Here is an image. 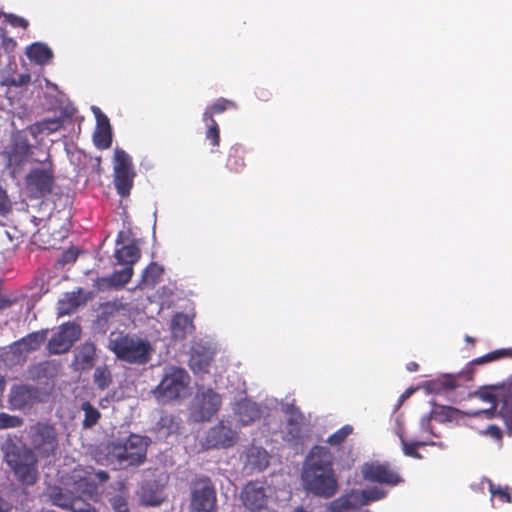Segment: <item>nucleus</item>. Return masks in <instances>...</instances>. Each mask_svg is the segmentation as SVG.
Here are the masks:
<instances>
[{
	"mask_svg": "<svg viewBox=\"0 0 512 512\" xmlns=\"http://www.w3.org/2000/svg\"><path fill=\"white\" fill-rule=\"evenodd\" d=\"M334 456L329 448L313 447L303 465L302 480L305 489L324 498L332 497L338 489L333 469Z\"/></svg>",
	"mask_w": 512,
	"mask_h": 512,
	"instance_id": "obj_1",
	"label": "nucleus"
},
{
	"mask_svg": "<svg viewBox=\"0 0 512 512\" xmlns=\"http://www.w3.org/2000/svg\"><path fill=\"white\" fill-rule=\"evenodd\" d=\"M432 419L433 417L431 416V412L422 416L418 423V432L415 435H412L410 439H407L403 417L402 415H398L396 417L394 431L395 434L399 437L404 455L415 459H421L422 456L417 451L419 447L434 446L440 449L447 448V445L443 441H434L432 439L439 438V434L434 431L431 424Z\"/></svg>",
	"mask_w": 512,
	"mask_h": 512,
	"instance_id": "obj_2",
	"label": "nucleus"
},
{
	"mask_svg": "<svg viewBox=\"0 0 512 512\" xmlns=\"http://www.w3.org/2000/svg\"><path fill=\"white\" fill-rule=\"evenodd\" d=\"M108 348L122 361L133 364H145L152 353V345L137 335L111 333Z\"/></svg>",
	"mask_w": 512,
	"mask_h": 512,
	"instance_id": "obj_3",
	"label": "nucleus"
},
{
	"mask_svg": "<svg viewBox=\"0 0 512 512\" xmlns=\"http://www.w3.org/2000/svg\"><path fill=\"white\" fill-rule=\"evenodd\" d=\"M190 382V375L184 368L165 366L162 379L153 391L154 396L160 403L184 399L190 394Z\"/></svg>",
	"mask_w": 512,
	"mask_h": 512,
	"instance_id": "obj_4",
	"label": "nucleus"
},
{
	"mask_svg": "<svg viewBox=\"0 0 512 512\" xmlns=\"http://www.w3.org/2000/svg\"><path fill=\"white\" fill-rule=\"evenodd\" d=\"M108 478V474L103 470L95 472L91 467L78 466L64 478L63 483L90 500L97 501L99 499L98 483H103Z\"/></svg>",
	"mask_w": 512,
	"mask_h": 512,
	"instance_id": "obj_5",
	"label": "nucleus"
},
{
	"mask_svg": "<svg viewBox=\"0 0 512 512\" xmlns=\"http://www.w3.org/2000/svg\"><path fill=\"white\" fill-rule=\"evenodd\" d=\"M388 491L380 486L352 489L328 505V512H346L358 509L387 496Z\"/></svg>",
	"mask_w": 512,
	"mask_h": 512,
	"instance_id": "obj_6",
	"label": "nucleus"
},
{
	"mask_svg": "<svg viewBox=\"0 0 512 512\" xmlns=\"http://www.w3.org/2000/svg\"><path fill=\"white\" fill-rule=\"evenodd\" d=\"M31 451L41 458L54 456L58 448V436L55 428L46 423H36L28 432Z\"/></svg>",
	"mask_w": 512,
	"mask_h": 512,
	"instance_id": "obj_7",
	"label": "nucleus"
},
{
	"mask_svg": "<svg viewBox=\"0 0 512 512\" xmlns=\"http://www.w3.org/2000/svg\"><path fill=\"white\" fill-rule=\"evenodd\" d=\"M7 463L19 482L27 486L36 483L38 479L37 458L33 451L22 449L8 454Z\"/></svg>",
	"mask_w": 512,
	"mask_h": 512,
	"instance_id": "obj_8",
	"label": "nucleus"
},
{
	"mask_svg": "<svg viewBox=\"0 0 512 512\" xmlns=\"http://www.w3.org/2000/svg\"><path fill=\"white\" fill-rule=\"evenodd\" d=\"M221 403V396L213 389L199 387L190 405V417L195 422L208 421L217 413Z\"/></svg>",
	"mask_w": 512,
	"mask_h": 512,
	"instance_id": "obj_9",
	"label": "nucleus"
},
{
	"mask_svg": "<svg viewBox=\"0 0 512 512\" xmlns=\"http://www.w3.org/2000/svg\"><path fill=\"white\" fill-rule=\"evenodd\" d=\"M218 351L217 342L211 337L194 340L191 347L189 366L195 374L208 373L211 362Z\"/></svg>",
	"mask_w": 512,
	"mask_h": 512,
	"instance_id": "obj_10",
	"label": "nucleus"
},
{
	"mask_svg": "<svg viewBox=\"0 0 512 512\" xmlns=\"http://www.w3.org/2000/svg\"><path fill=\"white\" fill-rule=\"evenodd\" d=\"M500 390H502V384L498 386H484L477 390L472 397L487 404L488 407L467 410L469 417L484 418L488 420L494 418L496 415L497 403H501V406L504 405V395L500 393Z\"/></svg>",
	"mask_w": 512,
	"mask_h": 512,
	"instance_id": "obj_11",
	"label": "nucleus"
},
{
	"mask_svg": "<svg viewBox=\"0 0 512 512\" xmlns=\"http://www.w3.org/2000/svg\"><path fill=\"white\" fill-rule=\"evenodd\" d=\"M216 504L215 489L208 478H198L191 486L192 512H210Z\"/></svg>",
	"mask_w": 512,
	"mask_h": 512,
	"instance_id": "obj_12",
	"label": "nucleus"
},
{
	"mask_svg": "<svg viewBox=\"0 0 512 512\" xmlns=\"http://www.w3.org/2000/svg\"><path fill=\"white\" fill-rule=\"evenodd\" d=\"M273 494V488L261 481L249 482L241 492V500L251 511H260L267 507Z\"/></svg>",
	"mask_w": 512,
	"mask_h": 512,
	"instance_id": "obj_13",
	"label": "nucleus"
},
{
	"mask_svg": "<svg viewBox=\"0 0 512 512\" xmlns=\"http://www.w3.org/2000/svg\"><path fill=\"white\" fill-rule=\"evenodd\" d=\"M147 446L148 439L146 437L132 434L124 442L123 447L116 452V456L122 463L139 464L145 459Z\"/></svg>",
	"mask_w": 512,
	"mask_h": 512,
	"instance_id": "obj_14",
	"label": "nucleus"
},
{
	"mask_svg": "<svg viewBox=\"0 0 512 512\" xmlns=\"http://www.w3.org/2000/svg\"><path fill=\"white\" fill-rule=\"evenodd\" d=\"M362 477L370 482L395 486L402 482V478L386 464L368 462L361 466Z\"/></svg>",
	"mask_w": 512,
	"mask_h": 512,
	"instance_id": "obj_15",
	"label": "nucleus"
},
{
	"mask_svg": "<svg viewBox=\"0 0 512 512\" xmlns=\"http://www.w3.org/2000/svg\"><path fill=\"white\" fill-rule=\"evenodd\" d=\"M81 334L80 327L75 323H65L59 327L57 333L48 342V349L52 354H61L70 349Z\"/></svg>",
	"mask_w": 512,
	"mask_h": 512,
	"instance_id": "obj_16",
	"label": "nucleus"
},
{
	"mask_svg": "<svg viewBox=\"0 0 512 512\" xmlns=\"http://www.w3.org/2000/svg\"><path fill=\"white\" fill-rule=\"evenodd\" d=\"M237 435L236 431L222 421L208 431L203 446L206 448L231 447L235 444Z\"/></svg>",
	"mask_w": 512,
	"mask_h": 512,
	"instance_id": "obj_17",
	"label": "nucleus"
},
{
	"mask_svg": "<svg viewBox=\"0 0 512 512\" xmlns=\"http://www.w3.org/2000/svg\"><path fill=\"white\" fill-rule=\"evenodd\" d=\"M91 111L96 119V128L93 141L97 148L107 149L112 143V130L108 117L97 106H92Z\"/></svg>",
	"mask_w": 512,
	"mask_h": 512,
	"instance_id": "obj_18",
	"label": "nucleus"
},
{
	"mask_svg": "<svg viewBox=\"0 0 512 512\" xmlns=\"http://www.w3.org/2000/svg\"><path fill=\"white\" fill-rule=\"evenodd\" d=\"M37 397V391L28 385H14L11 387L8 402L11 410H21L32 405Z\"/></svg>",
	"mask_w": 512,
	"mask_h": 512,
	"instance_id": "obj_19",
	"label": "nucleus"
},
{
	"mask_svg": "<svg viewBox=\"0 0 512 512\" xmlns=\"http://www.w3.org/2000/svg\"><path fill=\"white\" fill-rule=\"evenodd\" d=\"M234 416L241 426H247L260 419L262 412L260 406L249 400L243 399L233 407Z\"/></svg>",
	"mask_w": 512,
	"mask_h": 512,
	"instance_id": "obj_20",
	"label": "nucleus"
},
{
	"mask_svg": "<svg viewBox=\"0 0 512 512\" xmlns=\"http://www.w3.org/2000/svg\"><path fill=\"white\" fill-rule=\"evenodd\" d=\"M47 330H41L30 333L26 337L14 342L10 346V351L17 356H24L37 350L47 338Z\"/></svg>",
	"mask_w": 512,
	"mask_h": 512,
	"instance_id": "obj_21",
	"label": "nucleus"
},
{
	"mask_svg": "<svg viewBox=\"0 0 512 512\" xmlns=\"http://www.w3.org/2000/svg\"><path fill=\"white\" fill-rule=\"evenodd\" d=\"M430 412L433 419L441 424L454 423L459 425L465 417H469L467 411L444 405H434Z\"/></svg>",
	"mask_w": 512,
	"mask_h": 512,
	"instance_id": "obj_22",
	"label": "nucleus"
},
{
	"mask_svg": "<svg viewBox=\"0 0 512 512\" xmlns=\"http://www.w3.org/2000/svg\"><path fill=\"white\" fill-rule=\"evenodd\" d=\"M133 274V268L124 267L122 270L115 271L108 277H102L95 280V286L98 290L118 289L129 282Z\"/></svg>",
	"mask_w": 512,
	"mask_h": 512,
	"instance_id": "obj_23",
	"label": "nucleus"
},
{
	"mask_svg": "<svg viewBox=\"0 0 512 512\" xmlns=\"http://www.w3.org/2000/svg\"><path fill=\"white\" fill-rule=\"evenodd\" d=\"M52 181L51 171L45 168L32 169L26 176L27 186L40 193L50 191Z\"/></svg>",
	"mask_w": 512,
	"mask_h": 512,
	"instance_id": "obj_24",
	"label": "nucleus"
},
{
	"mask_svg": "<svg viewBox=\"0 0 512 512\" xmlns=\"http://www.w3.org/2000/svg\"><path fill=\"white\" fill-rule=\"evenodd\" d=\"M61 127L62 121L60 118L44 119L30 125L27 128V132L31 135L37 144H41L44 137L58 131Z\"/></svg>",
	"mask_w": 512,
	"mask_h": 512,
	"instance_id": "obj_25",
	"label": "nucleus"
},
{
	"mask_svg": "<svg viewBox=\"0 0 512 512\" xmlns=\"http://www.w3.org/2000/svg\"><path fill=\"white\" fill-rule=\"evenodd\" d=\"M282 407L287 416L288 426V432L283 436V438L286 441H293L300 437L303 417L293 404H285Z\"/></svg>",
	"mask_w": 512,
	"mask_h": 512,
	"instance_id": "obj_26",
	"label": "nucleus"
},
{
	"mask_svg": "<svg viewBox=\"0 0 512 512\" xmlns=\"http://www.w3.org/2000/svg\"><path fill=\"white\" fill-rule=\"evenodd\" d=\"M456 377L445 375L443 377L427 381L422 387L427 393L445 395L449 397L452 390L457 387Z\"/></svg>",
	"mask_w": 512,
	"mask_h": 512,
	"instance_id": "obj_27",
	"label": "nucleus"
},
{
	"mask_svg": "<svg viewBox=\"0 0 512 512\" xmlns=\"http://www.w3.org/2000/svg\"><path fill=\"white\" fill-rule=\"evenodd\" d=\"M500 393L504 395V405L500 407L499 416L503 419L509 433H512V377L502 384Z\"/></svg>",
	"mask_w": 512,
	"mask_h": 512,
	"instance_id": "obj_28",
	"label": "nucleus"
},
{
	"mask_svg": "<svg viewBox=\"0 0 512 512\" xmlns=\"http://www.w3.org/2000/svg\"><path fill=\"white\" fill-rule=\"evenodd\" d=\"M96 349L94 344L86 342L75 351L74 365L79 370L91 368L94 364Z\"/></svg>",
	"mask_w": 512,
	"mask_h": 512,
	"instance_id": "obj_29",
	"label": "nucleus"
},
{
	"mask_svg": "<svg viewBox=\"0 0 512 512\" xmlns=\"http://www.w3.org/2000/svg\"><path fill=\"white\" fill-rule=\"evenodd\" d=\"M246 467L250 470L261 471L269 464V455L261 447L251 446L246 452Z\"/></svg>",
	"mask_w": 512,
	"mask_h": 512,
	"instance_id": "obj_30",
	"label": "nucleus"
},
{
	"mask_svg": "<svg viewBox=\"0 0 512 512\" xmlns=\"http://www.w3.org/2000/svg\"><path fill=\"white\" fill-rule=\"evenodd\" d=\"M26 56L38 65L47 64L53 57L52 50L42 42H35L26 48Z\"/></svg>",
	"mask_w": 512,
	"mask_h": 512,
	"instance_id": "obj_31",
	"label": "nucleus"
},
{
	"mask_svg": "<svg viewBox=\"0 0 512 512\" xmlns=\"http://www.w3.org/2000/svg\"><path fill=\"white\" fill-rule=\"evenodd\" d=\"M135 176V170L113 172L114 186L121 197H126L130 194Z\"/></svg>",
	"mask_w": 512,
	"mask_h": 512,
	"instance_id": "obj_32",
	"label": "nucleus"
},
{
	"mask_svg": "<svg viewBox=\"0 0 512 512\" xmlns=\"http://www.w3.org/2000/svg\"><path fill=\"white\" fill-rule=\"evenodd\" d=\"M192 329V319L186 314L178 313L171 320V332L175 339H183Z\"/></svg>",
	"mask_w": 512,
	"mask_h": 512,
	"instance_id": "obj_33",
	"label": "nucleus"
},
{
	"mask_svg": "<svg viewBox=\"0 0 512 512\" xmlns=\"http://www.w3.org/2000/svg\"><path fill=\"white\" fill-rule=\"evenodd\" d=\"M115 257L119 264L125 265V267H131L140 257V251L134 244L123 246L116 250Z\"/></svg>",
	"mask_w": 512,
	"mask_h": 512,
	"instance_id": "obj_34",
	"label": "nucleus"
},
{
	"mask_svg": "<svg viewBox=\"0 0 512 512\" xmlns=\"http://www.w3.org/2000/svg\"><path fill=\"white\" fill-rule=\"evenodd\" d=\"M82 303L80 297V291L66 293L58 301V313L59 315H68L75 311Z\"/></svg>",
	"mask_w": 512,
	"mask_h": 512,
	"instance_id": "obj_35",
	"label": "nucleus"
},
{
	"mask_svg": "<svg viewBox=\"0 0 512 512\" xmlns=\"http://www.w3.org/2000/svg\"><path fill=\"white\" fill-rule=\"evenodd\" d=\"M46 495L54 505L66 510L73 498L71 494L66 493L61 487L58 486L48 487Z\"/></svg>",
	"mask_w": 512,
	"mask_h": 512,
	"instance_id": "obj_36",
	"label": "nucleus"
},
{
	"mask_svg": "<svg viewBox=\"0 0 512 512\" xmlns=\"http://www.w3.org/2000/svg\"><path fill=\"white\" fill-rule=\"evenodd\" d=\"M487 487L493 499H498L500 502L510 503L511 496L508 487L493 484L489 479L483 478L481 480V489Z\"/></svg>",
	"mask_w": 512,
	"mask_h": 512,
	"instance_id": "obj_37",
	"label": "nucleus"
},
{
	"mask_svg": "<svg viewBox=\"0 0 512 512\" xmlns=\"http://www.w3.org/2000/svg\"><path fill=\"white\" fill-rule=\"evenodd\" d=\"M134 170L131 156L123 149L116 147L113 155V172Z\"/></svg>",
	"mask_w": 512,
	"mask_h": 512,
	"instance_id": "obj_38",
	"label": "nucleus"
},
{
	"mask_svg": "<svg viewBox=\"0 0 512 512\" xmlns=\"http://www.w3.org/2000/svg\"><path fill=\"white\" fill-rule=\"evenodd\" d=\"M203 122L206 125V140L210 141L213 147L219 146L220 143V131L217 122L210 118V112H204L202 116Z\"/></svg>",
	"mask_w": 512,
	"mask_h": 512,
	"instance_id": "obj_39",
	"label": "nucleus"
},
{
	"mask_svg": "<svg viewBox=\"0 0 512 512\" xmlns=\"http://www.w3.org/2000/svg\"><path fill=\"white\" fill-rule=\"evenodd\" d=\"M93 382L100 390L109 387L112 382L111 372L107 366H98L93 374Z\"/></svg>",
	"mask_w": 512,
	"mask_h": 512,
	"instance_id": "obj_40",
	"label": "nucleus"
},
{
	"mask_svg": "<svg viewBox=\"0 0 512 512\" xmlns=\"http://www.w3.org/2000/svg\"><path fill=\"white\" fill-rule=\"evenodd\" d=\"M26 133H28L27 129L25 131L17 132L13 136L14 152L20 156H27L30 154L31 145Z\"/></svg>",
	"mask_w": 512,
	"mask_h": 512,
	"instance_id": "obj_41",
	"label": "nucleus"
},
{
	"mask_svg": "<svg viewBox=\"0 0 512 512\" xmlns=\"http://www.w3.org/2000/svg\"><path fill=\"white\" fill-rule=\"evenodd\" d=\"M163 269L156 263L150 264L142 274L141 285L152 286L156 283L157 279L161 276Z\"/></svg>",
	"mask_w": 512,
	"mask_h": 512,
	"instance_id": "obj_42",
	"label": "nucleus"
},
{
	"mask_svg": "<svg viewBox=\"0 0 512 512\" xmlns=\"http://www.w3.org/2000/svg\"><path fill=\"white\" fill-rule=\"evenodd\" d=\"M81 409L84 412L83 426L85 428H91L98 422L100 412L89 402L82 403Z\"/></svg>",
	"mask_w": 512,
	"mask_h": 512,
	"instance_id": "obj_43",
	"label": "nucleus"
},
{
	"mask_svg": "<svg viewBox=\"0 0 512 512\" xmlns=\"http://www.w3.org/2000/svg\"><path fill=\"white\" fill-rule=\"evenodd\" d=\"M245 166L242 151L239 147H232L227 160V167L232 171H240Z\"/></svg>",
	"mask_w": 512,
	"mask_h": 512,
	"instance_id": "obj_44",
	"label": "nucleus"
},
{
	"mask_svg": "<svg viewBox=\"0 0 512 512\" xmlns=\"http://www.w3.org/2000/svg\"><path fill=\"white\" fill-rule=\"evenodd\" d=\"M353 432V427L351 425H344L332 435H330L327 439V442L331 445H339L341 444L350 434Z\"/></svg>",
	"mask_w": 512,
	"mask_h": 512,
	"instance_id": "obj_45",
	"label": "nucleus"
},
{
	"mask_svg": "<svg viewBox=\"0 0 512 512\" xmlns=\"http://www.w3.org/2000/svg\"><path fill=\"white\" fill-rule=\"evenodd\" d=\"M22 424V418L4 412L0 413V430L17 428L20 427Z\"/></svg>",
	"mask_w": 512,
	"mask_h": 512,
	"instance_id": "obj_46",
	"label": "nucleus"
},
{
	"mask_svg": "<svg viewBox=\"0 0 512 512\" xmlns=\"http://www.w3.org/2000/svg\"><path fill=\"white\" fill-rule=\"evenodd\" d=\"M502 357H511L512 358V348L495 350V351L490 352L482 357L475 359L474 363L482 364V363L497 360Z\"/></svg>",
	"mask_w": 512,
	"mask_h": 512,
	"instance_id": "obj_47",
	"label": "nucleus"
},
{
	"mask_svg": "<svg viewBox=\"0 0 512 512\" xmlns=\"http://www.w3.org/2000/svg\"><path fill=\"white\" fill-rule=\"evenodd\" d=\"M67 510L72 512H96V510L81 497H73Z\"/></svg>",
	"mask_w": 512,
	"mask_h": 512,
	"instance_id": "obj_48",
	"label": "nucleus"
},
{
	"mask_svg": "<svg viewBox=\"0 0 512 512\" xmlns=\"http://www.w3.org/2000/svg\"><path fill=\"white\" fill-rule=\"evenodd\" d=\"M12 211V201L10 200L6 190L0 184V217L5 218ZM2 225V221L0 220Z\"/></svg>",
	"mask_w": 512,
	"mask_h": 512,
	"instance_id": "obj_49",
	"label": "nucleus"
},
{
	"mask_svg": "<svg viewBox=\"0 0 512 512\" xmlns=\"http://www.w3.org/2000/svg\"><path fill=\"white\" fill-rule=\"evenodd\" d=\"M233 106L234 104L231 101L226 99H219L211 106H208L204 112H210V118H213L214 114L222 113Z\"/></svg>",
	"mask_w": 512,
	"mask_h": 512,
	"instance_id": "obj_50",
	"label": "nucleus"
},
{
	"mask_svg": "<svg viewBox=\"0 0 512 512\" xmlns=\"http://www.w3.org/2000/svg\"><path fill=\"white\" fill-rule=\"evenodd\" d=\"M30 82L29 74H20L15 77H9L4 80V84L8 86L14 87H22L27 85Z\"/></svg>",
	"mask_w": 512,
	"mask_h": 512,
	"instance_id": "obj_51",
	"label": "nucleus"
},
{
	"mask_svg": "<svg viewBox=\"0 0 512 512\" xmlns=\"http://www.w3.org/2000/svg\"><path fill=\"white\" fill-rule=\"evenodd\" d=\"M110 502L115 512H130L124 497L115 496L110 500Z\"/></svg>",
	"mask_w": 512,
	"mask_h": 512,
	"instance_id": "obj_52",
	"label": "nucleus"
},
{
	"mask_svg": "<svg viewBox=\"0 0 512 512\" xmlns=\"http://www.w3.org/2000/svg\"><path fill=\"white\" fill-rule=\"evenodd\" d=\"M480 435L489 436L496 441H501L502 432L500 428L496 425H489L485 430L479 431Z\"/></svg>",
	"mask_w": 512,
	"mask_h": 512,
	"instance_id": "obj_53",
	"label": "nucleus"
},
{
	"mask_svg": "<svg viewBox=\"0 0 512 512\" xmlns=\"http://www.w3.org/2000/svg\"><path fill=\"white\" fill-rule=\"evenodd\" d=\"M4 16L5 21L14 27H22L23 29H25L28 26V21L22 17L13 14H5Z\"/></svg>",
	"mask_w": 512,
	"mask_h": 512,
	"instance_id": "obj_54",
	"label": "nucleus"
},
{
	"mask_svg": "<svg viewBox=\"0 0 512 512\" xmlns=\"http://www.w3.org/2000/svg\"><path fill=\"white\" fill-rule=\"evenodd\" d=\"M142 501L147 504V505H150V506H157L159 504L162 503L163 501V496L162 494L160 493H156L155 495H151V496H148L146 494H144L142 496Z\"/></svg>",
	"mask_w": 512,
	"mask_h": 512,
	"instance_id": "obj_55",
	"label": "nucleus"
},
{
	"mask_svg": "<svg viewBox=\"0 0 512 512\" xmlns=\"http://www.w3.org/2000/svg\"><path fill=\"white\" fill-rule=\"evenodd\" d=\"M16 298L12 295L0 293V309H6L12 306Z\"/></svg>",
	"mask_w": 512,
	"mask_h": 512,
	"instance_id": "obj_56",
	"label": "nucleus"
},
{
	"mask_svg": "<svg viewBox=\"0 0 512 512\" xmlns=\"http://www.w3.org/2000/svg\"><path fill=\"white\" fill-rule=\"evenodd\" d=\"M415 391L414 388H408L401 396H400V399H399V403L397 405V407H399L407 398H409L413 392Z\"/></svg>",
	"mask_w": 512,
	"mask_h": 512,
	"instance_id": "obj_57",
	"label": "nucleus"
},
{
	"mask_svg": "<svg viewBox=\"0 0 512 512\" xmlns=\"http://www.w3.org/2000/svg\"><path fill=\"white\" fill-rule=\"evenodd\" d=\"M9 510V504L0 497V512H7Z\"/></svg>",
	"mask_w": 512,
	"mask_h": 512,
	"instance_id": "obj_58",
	"label": "nucleus"
},
{
	"mask_svg": "<svg viewBox=\"0 0 512 512\" xmlns=\"http://www.w3.org/2000/svg\"><path fill=\"white\" fill-rule=\"evenodd\" d=\"M162 290H163V296L166 295V293H167V297L172 294V289L171 288L163 287ZM168 301H169L168 298L167 299H163V303H166Z\"/></svg>",
	"mask_w": 512,
	"mask_h": 512,
	"instance_id": "obj_59",
	"label": "nucleus"
},
{
	"mask_svg": "<svg viewBox=\"0 0 512 512\" xmlns=\"http://www.w3.org/2000/svg\"><path fill=\"white\" fill-rule=\"evenodd\" d=\"M407 369L411 372L413 371H416L418 369V364L415 363V362H410L408 365H407Z\"/></svg>",
	"mask_w": 512,
	"mask_h": 512,
	"instance_id": "obj_60",
	"label": "nucleus"
},
{
	"mask_svg": "<svg viewBox=\"0 0 512 512\" xmlns=\"http://www.w3.org/2000/svg\"><path fill=\"white\" fill-rule=\"evenodd\" d=\"M465 340L468 343H473L474 342L473 338H471L470 336H466Z\"/></svg>",
	"mask_w": 512,
	"mask_h": 512,
	"instance_id": "obj_61",
	"label": "nucleus"
},
{
	"mask_svg": "<svg viewBox=\"0 0 512 512\" xmlns=\"http://www.w3.org/2000/svg\"><path fill=\"white\" fill-rule=\"evenodd\" d=\"M294 512H308V511H306V510H305V509H303L302 507H298V508H296V509H295V511H294Z\"/></svg>",
	"mask_w": 512,
	"mask_h": 512,
	"instance_id": "obj_62",
	"label": "nucleus"
},
{
	"mask_svg": "<svg viewBox=\"0 0 512 512\" xmlns=\"http://www.w3.org/2000/svg\"><path fill=\"white\" fill-rule=\"evenodd\" d=\"M121 236H122V232H120V233L118 234V237H117V240H116V241H117V243H119V242H120Z\"/></svg>",
	"mask_w": 512,
	"mask_h": 512,
	"instance_id": "obj_63",
	"label": "nucleus"
}]
</instances>
